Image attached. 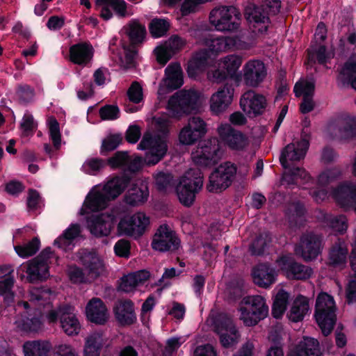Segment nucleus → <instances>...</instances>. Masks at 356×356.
I'll return each mask as SVG.
<instances>
[{
    "label": "nucleus",
    "instance_id": "cd10ccee",
    "mask_svg": "<svg viewBox=\"0 0 356 356\" xmlns=\"http://www.w3.org/2000/svg\"><path fill=\"white\" fill-rule=\"evenodd\" d=\"M86 313L88 319L97 325H104L108 319V314L104 302L94 298L87 304Z\"/></svg>",
    "mask_w": 356,
    "mask_h": 356
},
{
    "label": "nucleus",
    "instance_id": "20e7f679",
    "mask_svg": "<svg viewBox=\"0 0 356 356\" xmlns=\"http://www.w3.org/2000/svg\"><path fill=\"white\" fill-rule=\"evenodd\" d=\"M74 307L68 304H60L55 309L49 310L46 318L49 323H55L58 320L63 332L69 335H76L79 334L81 325L78 318L74 314Z\"/></svg>",
    "mask_w": 356,
    "mask_h": 356
},
{
    "label": "nucleus",
    "instance_id": "052dcab7",
    "mask_svg": "<svg viewBox=\"0 0 356 356\" xmlns=\"http://www.w3.org/2000/svg\"><path fill=\"white\" fill-rule=\"evenodd\" d=\"M298 178L308 181L310 179V175L305 169L296 167L291 169L289 174H285L283 177V179L288 184H296Z\"/></svg>",
    "mask_w": 356,
    "mask_h": 356
},
{
    "label": "nucleus",
    "instance_id": "f8f14e48",
    "mask_svg": "<svg viewBox=\"0 0 356 356\" xmlns=\"http://www.w3.org/2000/svg\"><path fill=\"white\" fill-rule=\"evenodd\" d=\"M207 131V124L200 117H191L179 132V142L182 145H193L202 138Z\"/></svg>",
    "mask_w": 356,
    "mask_h": 356
},
{
    "label": "nucleus",
    "instance_id": "a19ab883",
    "mask_svg": "<svg viewBox=\"0 0 356 356\" xmlns=\"http://www.w3.org/2000/svg\"><path fill=\"white\" fill-rule=\"evenodd\" d=\"M42 325L41 318L35 314L26 313L17 321V327L26 332H36Z\"/></svg>",
    "mask_w": 356,
    "mask_h": 356
},
{
    "label": "nucleus",
    "instance_id": "c9c22d12",
    "mask_svg": "<svg viewBox=\"0 0 356 356\" xmlns=\"http://www.w3.org/2000/svg\"><path fill=\"white\" fill-rule=\"evenodd\" d=\"M210 57L207 50L197 52L187 63L186 70L190 78H195L207 65Z\"/></svg>",
    "mask_w": 356,
    "mask_h": 356
},
{
    "label": "nucleus",
    "instance_id": "f704fd0d",
    "mask_svg": "<svg viewBox=\"0 0 356 356\" xmlns=\"http://www.w3.org/2000/svg\"><path fill=\"white\" fill-rule=\"evenodd\" d=\"M124 29L129 40V44L138 47L145 40L147 35L146 27L138 19H131Z\"/></svg>",
    "mask_w": 356,
    "mask_h": 356
},
{
    "label": "nucleus",
    "instance_id": "de8ad7c7",
    "mask_svg": "<svg viewBox=\"0 0 356 356\" xmlns=\"http://www.w3.org/2000/svg\"><path fill=\"white\" fill-rule=\"evenodd\" d=\"M52 295V290L47 286L33 287L29 291V300L31 302H42L40 303V305H47L50 303Z\"/></svg>",
    "mask_w": 356,
    "mask_h": 356
},
{
    "label": "nucleus",
    "instance_id": "e2e57ef3",
    "mask_svg": "<svg viewBox=\"0 0 356 356\" xmlns=\"http://www.w3.org/2000/svg\"><path fill=\"white\" fill-rule=\"evenodd\" d=\"M113 249L118 257L129 258L131 254L130 241L125 238H121L115 243Z\"/></svg>",
    "mask_w": 356,
    "mask_h": 356
},
{
    "label": "nucleus",
    "instance_id": "423d86ee",
    "mask_svg": "<svg viewBox=\"0 0 356 356\" xmlns=\"http://www.w3.org/2000/svg\"><path fill=\"white\" fill-rule=\"evenodd\" d=\"M240 308L241 319L246 326H254L264 319L268 314V307L265 299L261 296L243 298Z\"/></svg>",
    "mask_w": 356,
    "mask_h": 356
},
{
    "label": "nucleus",
    "instance_id": "37998d69",
    "mask_svg": "<svg viewBox=\"0 0 356 356\" xmlns=\"http://www.w3.org/2000/svg\"><path fill=\"white\" fill-rule=\"evenodd\" d=\"M348 249L340 243H335L329 252V264L334 267L345 264Z\"/></svg>",
    "mask_w": 356,
    "mask_h": 356
},
{
    "label": "nucleus",
    "instance_id": "a878e982",
    "mask_svg": "<svg viewBox=\"0 0 356 356\" xmlns=\"http://www.w3.org/2000/svg\"><path fill=\"white\" fill-rule=\"evenodd\" d=\"M20 268L27 274L26 280L30 283L46 280L49 276V264H44L35 258L23 264Z\"/></svg>",
    "mask_w": 356,
    "mask_h": 356
},
{
    "label": "nucleus",
    "instance_id": "3c124183",
    "mask_svg": "<svg viewBox=\"0 0 356 356\" xmlns=\"http://www.w3.org/2000/svg\"><path fill=\"white\" fill-rule=\"evenodd\" d=\"M122 141V136L120 134H111L102 140L100 154L106 156L118 147Z\"/></svg>",
    "mask_w": 356,
    "mask_h": 356
},
{
    "label": "nucleus",
    "instance_id": "72a5a7b5",
    "mask_svg": "<svg viewBox=\"0 0 356 356\" xmlns=\"http://www.w3.org/2000/svg\"><path fill=\"white\" fill-rule=\"evenodd\" d=\"M165 86L170 90H177L184 84L183 72L179 63H170L165 69Z\"/></svg>",
    "mask_w": 356,
    "mask_h": 356
},
{
    "label": "nucleus",
    "instance_id": "2f4dec72",
    "mask_svg": "<svg viewBox=\"0 0 356 356\" xmlns=\"http://www.w3.org/2000/svg\"><path fill=\"white\" fill-rule=\"evenodd\" d=\"M337 203L345 209L356 207V185L344 184L339 186L334 191Z\"/></svg>",
    "mask_w": 356,
    "mask_h": 356
},
{
    "label": "nucleus",
    "instance_id": "f03ea898",
    "mask_svg": "<svg viewBox=\"0 0 356 356\" xmlns=\"http://www.w3.org/2000/svg\"><path fill=\"white\" fill-rule=\"evenodd\" d=\"M241 12L234 6H220L209 14V22L218 31L234 32L240 26Z\"/></svg>",
    "mask_w": 356,
    "mask_h": 356
},
{
    "label": "nucleus",
    "instance_id": "7ed1b4c3",
    "mask_svg": "<svg viewBox=\"0 0 356 356\" xmlns=\"http://www.w3.org/2000/svg\"><path fill=\"white\" fill-rule=\"evenodd\" d=\"M204 183V175L200 169L191 170L184 176L176 191L179 200L186 207H191L195 200L196 195L202 190Z\"/></svg>",
    "mask_w": 356,
    "mask_h": 356
},
{
    "label": "nucleus",
    "instance_id": "c756f323",
    "mask_svg": "<svg viewBox=\"0 0 356 356\" xmlns=\"http://www.w3.org/2000/svg\"><path fill=\"white\" fill-rule=\"evenodd\" d=\"M252 277L256 285L267 289L275 282V271L268 264H259L252 268Z\"/></svg>",
    "mask_w": 356,
    "mask_h": 356
},
{
    "label": "nucleus",
    "instance_id": "ddd939ff",
    "mask_svg": "<svg viewBox=\"0 0 356 356\" xmlns=\"http://www.w3.org/2000/svg\"><path fill=\"white\" fill-rule=\"evenodd\" d=\"M244 15L250 24L255 29H258L259 33L264 34L267 32L271 21L268 11L262 5L258 6L248 2L244 9Z\"/></svg>",
    "mask_w": 356,
    "mask_h": 356
},
{
    "label": "nucleus",
    "instance_id": "473e14b6",
    "mask_svg": "<svg viewBox=\"0 0 356 356\" xmlns=\"http://www.w3.org/2000/svg\"><path fill=\"white\" fill-rule=\"evenodd\" d=\"M79 262L86 269L89 274L98 277L100 275L103 263L97 254L93 250L81 249L77 252Z\"/></svg>",
    "mask_w": 356,
    "mask_h": 356
},
{
    "label": "nucleus",
    "instance_id": "412c9836",
    "mask_svg": "<svg viewBox=\"0 0 356 356\" xmlns=\"http://www.w3.org/2000/svg\"><path fill=\"white\" fill-rule=\"evenodd\" d=\"M309 146L306 140L299 141L297 145L293 143L287 145L282 151L280 162L284 169H289L290 161H298L304 159Z\"/></svg>",
    "mask_w": 356,
    "mask_h": 356
},
{
    "label": "nucleus",
    "instance_id": "79ce46f5",
    "mask_svg": "<svg viewBox=\"0 0 356 356\" xmlns=\"http://www.w3.org/2000/svg\"><path fill=\"white\" fill-rule=\"evenodd\" d=\"M213 330L217 334L224 332L234 334L237 332V329L232 320L225 314H218L213 320Z\"/></svg>",
    "mask_w": 356,
    "mask_h": 356
},
{
    "label": "nucleus",
    "instance_id": "7c9ffc66",
    "mask_svg": "<svg viewBox=\"0 0 356 356\" xmlns=\"http://www.w3.org/2000/svg\"><path fill=\"white\" fill-rule=\"evenodd\" d=\"M321 355L322 353L318 341L312 337H304L302 340L299 341L298 343L288 353L286 356Z\"/></svg>",
    "mask_w": 356,
    "mask_h": 356
},
{
    "label": "nucleus",
    "instance_id": "69168bd1",
    "mask_svg": "<svg viewBox=\"0 0 356 356\" xmlns=\"http://www.w3.org/2000/svg\"><path fill=\"white\" fill-rule=\"evenodd\" d=\"M127 96L130 102L139 104L143 100V88L139 83H132L127 91Z\"/></svg>",
    "mask_w": 356,
    "mask_h": 356
},
{
    "label": "nucleus",
    "instance_id": "a211bd4d",
    "mask_svg": "<svg viewBox=\"0 0 356 356\" xmlns=\"http://www.w3.org/2000/svg\"><path fill=\"white\" fill-rule=\"evenodd\" d=\"M95 6L101 8L99 17L104 21L113 17L114 14L119 18L128 15V4L124 0H95Z\"/></svg>",
    "mask_w": 356,
    "mask_h": 356
},
{
    "label": "nucleus",
    "instance_id": "2eb2a0df",
    "mask_svg": "<svg viewBox=\"0 0 356 356\" xmlns=\"http://www.w3.org/2000/svg\"><path fill=\"white\" fill-rule=\"evenodd\" d=\"M240 106L250 118H254L265 112L267 101L263 95L248 91L241 98Z\"/></svg>",
    "mask_w": 356,
    "mask_h": 356
},
{
    "label": "nucleus",
    "instance_id": "aec40b11",
    "mask_svg": "<svg viewBox=\"0 0 356 356\" xmlns=\"http://www.w3.org/2000/svg\"><path fill=\"white\" fill-rule=\"evenodd\" d=\"M280 261L282 270L290 280H305L312 274L311 268L297 262L290 257L282 256Z\"/></svg>",
    "mask_w": 356,
    "mask_h": 356
},
{
    "label": "nucleus",
    "instance_id": "49530a36",
    "mask_svg": "<svg viewBox=\"0 0 356 356\" xmlns=\"http://www.w3.org/2000/svg\"><path fill=\"white\" fill-rule=\"evenodd\" d=\"M99 334H93L86 339L84 346V356H99L103 346Z\"/></svg>",
    "mask_w": 356,
    "mask_h": 356
},
{
    "label": "nucleus",
    "instance_id": "4d7b16f0",
    "mask_svg": "<svg viewBox=\"0 0 356 356\" xmlns=\"http://www.w3.org/2000/svg\"><path fill=\"white\" fill-rule=\"evenodd\" d=\"M47 122L49 138L51 140L55 149H59L61 145V134L59 123L56 118L53 116L49 118Z\"/></svg>",
    "mask_w": 356,
    "mask_h": 356
},
{
    "label": "nucleus",
    "instance_id": "9d476101",
    "mask_svg": "<svg viewBox=\"0 0 356 356\" xmlns=\"http://www.w3.org/2000/svg\"><path fill=\"white\" fill-rule=\"evenodd\" d=\"M180 239L175 232L166 225H161L154 233L151 247L154 250L160 252L176 251L180 246Z\"/></svg>",
    "mask_w": 356,
    "mask_h": 356
},
{
    "label": "nucleus",
    "instance_id": "680f3d73",
    "mask_svg": "<svg viewBox=\"0 0 356 356\" xmlns=\"http://www.w3.org/2000/svg\"><path fill=\"white\" fill-rule=\"evenodd\" d=\"M120 109L117 105L106 104L99 110L102 120H115L120 118Z\"/></svg>",
    "mask_w": 356,
    "mask_h": 356
},
{
    "label": "nucleus",
    "instance_id": "8fccbe9b",
    "mask_svg": "<svg viewBox=\"0 0 356 356\" xmlns=\"http://www.w3.org/2000/svg\"><path fill=\"white\" fill-rule=\"evenodd\" d=\"M157 142L154 144L149 153L151 154L149 163L156 164L159 162L165 155L168 150V145L165 140L161 137L158 136Z\"/></svg>",
    "mask_w": 356,
    "mask_h": 356
},
{
    "label": "nucleus",
    "instance_id": "bf43d9fd",
    "mask_svg": "<svg viewBox=\"0 0 356 356\" xmlns=\"http://www.w3.org/2000/svg\"><path fill=\"white\" fill-rule=\"evenodd\" d=\"M129 156L127 152L118 151L112 156L106 160V164L113 170L118 168L124 170L126 164H127L128 162Z\"/></svg>",
    "mask_w": 356,
    "mask_h": 356
},
{
    "label": "nucleus",
    "instance_id": "b1692460",
    "mask_svg": "<svg viewBox=\"0 0 356 356\" xmlns=\"http://www.w3.org/2000/svg\"><path fill=\"white\" fill-rule=\"evenodd\" d=\"M115 318L122 326H129L136 322L134 302L129 300H119L113 307Z\"/></svg>",
    "mask_w": 356,
    "mask_h": 356
},
{
    "label": "nucleus",
    "instance_id": "39448f33",
    "mask_svg": "<svg viewBox=\"0 0 356 356\" xmlns=\"http://www.w3.org/2000/svg\"><path fill=\"white\" fill-rule=\"evenodd\" d=\"M237 166L226 161L215 168L209 177L207 189L210 193H219L228 188L236 179Z\"/></svg>",
    "mask_w": 356,
    "mask_h": 356
},
{
    "label": "nucleus",
    "instance_id": "a18cd8bd",
    "mask_svg": "<svg viewBox=\"0 0 356 356\" xmlns=\"http://www.w3.org/2000/svg\"><path fill=\"white\" fill-rule=\"evenodd\" d=\"M323 222L334 231L343 234L348 227L346 218L343 215L334 216L330 213L323 214Z\"/></svg>",
    "mask_w": 356,
    "mask_h": 356
},
{
    "label": "nucleus",
    "instance_id": "4c0bfd02",
    "mask_svg": "<svg viewBox=\"0 0 356 356\" xmlns=\"http://www.w3.org/2000/svg\"><path fill=\"white\" fill-rule=\"evenodd\" d=\"M309 309L308 298L302 295H298L294 300L287 317L291 321L298 323L303 320Z\"/></svg>",
    "mask_w": 356,
    "mask_h": 356
},
{
    "label": "nucleus",
    "instance_id": "ea45409f",
    "mask_svg": "<svg viewBox=\"0 0 356 356\" xmlns=\"http://www.w3.org/2000/svg\"><path fill=\"white\" fill-rule=\"evenodd\" d=\"M51 348L47 341H27L23 346L25 356H49Z\"/></svg>",
    "mask_w": 356,
    "mask_h": 356
},
{
    "label": "nucleus",
    "instance_id": "dca6fc26",
    "mask_svg": "<svg viewBox=\"0 0 356 356\" xmlns=\"http://www.w3.org/2000/svg\"><path fill=\"white\" fill-rule=\"evenodd\" d=\"M118 222V216L112 213L92 216L88 220L90 233L96 237L107 236Z\"/></svg>",
    "mask_w": 356,
    "mask_h": 356
},
{
    "label": "nucleus",
    "instance_id": "0e129e2a",
    "mask_svg": "<svg viewBox=\"0 0 356 356\" xmlns=\"http://www.w3.org/2000/svg\"><path fill=\"white\" fill-rule=\"evenodd\" d=\"M355 74H356V60L350 56L340 70L338 79L341 81V79H348V76H355Z\"/></svg>",
    "mask_w": 356,
    "mask_h": 356
},
{
    "label": "nucleus",
    "instance_id": "c03bdc74",
    "mask_svg": "<svg viewBox=\"0 0 356 356\" xmlns=\"http://www.w3.org/2000/svg\"><path fill=\"white\" fill-rule=\"evenodd\" d=\"M271 243V238L268 232H262L258 234L250 245V251L252 255H263L266 248Z\"/></svg>",
    "mask_w": 356,
    "mask_h": 356
},
{
    "label": "nucleus",
    "instance_id": "864d4df0",
    "mask_svg": "<svg viewBox=\"0 0 356 356\" xmlns=\"http://www.w3.org/2000/svg\"><path fill=\"white\" fill-rule=\"evenodd\" d=\"M170 27L169 22L163 19H153L149 24V31L151 35L154 38L163 36Z\"/></svg>",
    "mask_w": 356,
    "mask_h": 356
},
{
    "label": "nucleus",
    "instance_id": "09e8293b",
    "mask_svg": "<svg viewBox=\"0 0 356 356\" xmlns=\"http://www.w3.org/2000/svg\"><path fill=\"white\" fill-rule=\"evenodd\" d=\"M40 241L38 237H34L28 243L23 245H15L14 249L19 257L28 258L34 255L40 249Z\"/></svg>",
    "mask_w": 356,
    "mask_h": 356
},
{
    "label": "nucleus",
    "instance_id": "1a4fd4ad",
    "mask_svg": "<svg viewBox=\"0 0 356 356\" xmlns=\"http://www.w3.org/2000/svg\"><path fill=\"white\" fill-rule=\"evenodd\" d=\"M221 155L218 140L213 138L199 143L196 152L193 154V160L198 167L208 168L216 164Z\"/></svg>",
    "mask_w": 356,
    "mask_h": 356
},
{
    "label": "nucleus",
    "instance_id": "4be33fe9",
    "mask_svg": "<svg viewBox=\"0 0 356 356\" xmlns=\"http://www.w3.org/2000/svg\"><path fill=\"white\" fill-rule=\"evenodd\" d=\"M218 133L221 139L232 149L241 150L248 145L247 137L230 124H222L218 128Z\"/></svg>",
    "mask_w": 356,
    "mask_h": 356
},
{
    "label": "nucleus",
    "instance_id": "5fc2aeb1",
    "mask_svg": "<svg viewBox=\"0 0 356 356\" xmlns=\"http://www.w3.org/2000/svg\"><path fill=\"white\" fill-rule=\"evenodd\" d=\"M106 165V160L100 158H91L84 162L82 170L86 174L96 175Z\"/></svg>",
    "mask_w": 356,
    "mask_h": 356
},
{
    "label": "nucleus",
    "instance_id": "4468645a",
    "mask_svg": "<svg viewBox=\"0 0 356 356\" xmlns=\"http://www.w3.org/2000/svg\"><path fill=\"white\" fill-rule=\"evenodd\" d=\"M243 77L246 86L257 88L267 76V67L264 63L258 59L248 60L243 67Z\"/></svg>",
    "mask_w": 356,
    "mask_h": 356
},
{
    "label": "nucleus",
    "instance_id": "13d9d810",
    "mask_svg": "<svg viewBox=\"0 0 356 356\" xmlns=\"http://www.w3.org/2000/svg\"><path fill=\"white\" fill-rule=\"evenodd\" d=\"M314 91L315 81L314 79L303 83H296L293 88V92L296 97L302 96V97L313 98Z\"/></svg>",
    "mask_w": 356,
    "mask_h": 356
},
{
    "label": "nucleus",
    "instance_id": "0eeeda50",
    "mask_svg": "<svg viewBox=\"0 0 356 356\" xmlns=\"http://www.w3.org/2000/svg\"><path fill=\"white\" fill-rule=\"evenodd\" d=\"M200 95L194 90H181L168 100V106L174 117L181 118L199 109Z\"/></svg>",
    "mask_w": 356,
    "mask_h": 356
},
{
    "label": "nucleus",
    "instance_id": "58836bf2",
    "mask_svg": "<svg viewBox=\"0 0 356 356\" xmlns=\"http://www.w3.org/2000/svg\"><path fill=\"white\" fill-rule=\"evenodd\" d=\"M80 233V225L77 223L71 224L60 236L54 240V244L65 251L70 250L73 241L79 236Z\"/></svg>",
    "mask_w": 356,
    "mask_h": 356
},
{
    "label": "nucleus",
    "instance_id": "6e6552de",
    "mask_svg": "<svg viewBox=\"0 0 356 356\" xmlns=\"http://www.w3.org/2000/svg\"><path fill=\"white\" fill-rule=\"evenodd\" d=\"M149 225V218L143 212H137L133 215L124 214L119 217L118 234L138 238L144 234Z\"/></svg>",
    "mask_w": 356,
    "mask_h": 356
},
{
    "label": "nucleus",
    "instance_id": "774afa93",
    "mask_svg": "<svg viewBox=\"0 0 356 356\" xmlns=\"http://www.w3.org/2000/svg\"><path fill=\"white\" fill-rule=\"evenodd\" d=\"M154 178L156 188L159 191H165L172 181V175L163 172H159Z\"/></svg>",
    "mask_w": 356,
    "mask_h": 356
},
{
    "label": "nucleus",
    "instance_id": "603ef678",
    "mask_svg": "<svg viewBox=\"0 0 356 356\" xmlns=\"http://www.w3.org/2000/svg\"><path fill=\"white\" fill-rule=\"evenodd\" d=\"M307 56L311 63H315L316 61L320 65H325L329 59L327 47L324 44H321L315 49H308Z\"/></svg>",
    "mask_w": 356,
    "mask_h": 356
},
{
    "label": "nucleus",
    "instance_id": "338daca9",
    "mask_svg": "<svg viewBox=\"0 0 356 356\" xmlns=\"http://www.w3.org/2000/svg\"><path fill=\"white\" fill-rule=\"evenodd\" d=\"M69 279L73 284H83L86 282V277L83 270L76 265L72 266L68 272Z\"/></svg>",
    "mask_w": 356,
    "mask_h": 356
},
{
    "label": "nucleus",
    "instance_id": "e433bc0d",
    "mask_svg": "<svg viewBox=\"0 0 356 356\" xmlns=\"http://www.w3.org/2000/svg\"><path fill=\"white\" fill-rule=\"evenodd\" d=\"M148 197L149 190L146 184H133L124 195V201L127 204L134 207L145 202Z\"/></svg>",
    "mask_w": 356,
    "mask_h": 356
},
{
    "label": "nucleus",
    "instance_id": "6ab92c4d",
    "mask_svg": "<svg viewBox=\"0 0 356 356\" xmlns=\"http://www.w3.org/2000/svg\"><path fill=\"white\" fill-rule=\"evenodd\" d=\"M298 249L305 261H310L316 259L323 249L322 236L314 233L303 235Z\"/></svg>",
    "mask_w": 356,
    "mask_h": 356
},
{
    "label": "nucleus",
    "instance_id": "393cba45",
    "mask_svg": "<svg viewBox=\"0 0 356 356\" xmlns=\"http://www.w3.org/2000/svg\"><path fill=\"white\" fill-rule=\"evenodd\" d=\"M109 202L111 201L102 188L92 189L87 195L80 213L81 215H85L90 212L103 210L107 207Z\"/></svg>",
    "mask_w": 356,
    "mask_h": 356
},
{
    "label": "nucleus",
    "instance_id": "bb28decb",
    "mask_svg": "<svg viewBox=\"0 0 356 356\" xmlns=\"http://www.w3.org/2000/svg\"><path fill=\"white\" fill-rule=\"evenodd\" d=\"M131 177L125 172L122 175L114 176L109 179L102 190L110 201L115 200L131 184Z\"/></svg>",
    "mask_w": 356,
    "mask_h": 356
},
{
    "label": "nucleus",
    "instance_id": "9b49d317",
    "mask_svg": "<svg viewBox=\"0 0 356 356\" xmlns=\"http://www.w3.org/2000/svg\"><path fill=\"white\" fill-rule=\"evenodd\" d=\"M242 64L241 56L232 54L224 58L222 66L215 70L212 73V80L216 83H221L227 79L238 81L242 74L238 70Z\"/></svg>",
    "mask_w": 356,
    "mask_h": 356
},
{
    "label": "nucleus",
    "instance_id": "f257e3e1",
    "mask_svg": "<svg viewBox=\"0 0 356 356\" xmlns=\"http://www.w3.org/2000/svg\"><path fill=\"white\" fill-rule=\"evenodd\" d=\"M335 302L333 297L325 292L320 293L315 304L314 317L324 336H328L337 321Z\"/></svg>",
    "mask_w": 356,
    "mask_h": 356
},
{
    "label": "nucleus",
    "instance_id": "5701e85b",
    "mask_svg": "<svg viewBox=\"0 0 356 356\" xmlns=\"http://www.w3.org/2000/svg\"><path fill=\"white\" fill-rule=\"evenodd\" d=\"M335 137L341 141H350L356 138V118L349 115L339 118L335 123Z\"/></svg>",
    "mask_w": 356,
    "mask_h": 356
},
{
    "label": "nucleus",
    "instance_id": "c85d7f7f",
    "mask_svg": "<svg viewBox=\"0 0 356 356\" xmlns=\"http://www.w3.org/2000/svg\"><path fill=\"white\" fill-rule=\"evenodd\" d=\"M69 54L72 63L86 65L93 57L94 49L89 42H81L72 45L70 47Z\"/></svg>",
    "mask_w": 356,
    "mask_h": 356
},
{
    "label": "nucleus",
    "instance_id": "6e6d98bb",
    "mask_svg": "<svg viewBox=\"0 0 356 356\" xmlns=\"http://www.w3.org/2000/svg\"><path fill=\"white\" fill-rule=\"evenodd\" d=\"M137 46L124 44V58L121 60L122 67L126 69H131L136 67V58L138 56Z\"/></svg>",
    "mask_w": 356,
    "mask_h": 356
},
{
    "label": "nucleus",
    "instance_id": "f3484780",
    "mask_svg": "<svg viewBox=\"0 0 356 356\" xmlns=\"http://www.w3.org/2000/svg\"><path fill=\"white\" fill-rule=\"evenodd\" d=\"M234 88L232 83L226 82L210 99V108L213 113L219 115L223 113L231 104Z\"/></svg>",
    "mask_w": 356,
    "mask_h": 356
}]
</instances>
